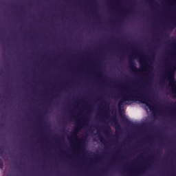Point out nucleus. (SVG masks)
Here are the masks:
<instances>
[{
  "mask_svg": "<svg viewBox=\"0 0 176 176\" xmlns=\"http://www.w3.org/2000/svg\"><path fill=\"white\" fill-rule=\"evenodd\" d=\"M72 118L74 119V116H72Z\"/></svg>",
  "mask_w": 176,
  "mask_h": 176,
  "instance_id": "nucleus-17",
  "label": "nucleus"
},
{
  "mask_svg": "<svg viewBox=\"0 0 176 176\" xmlns=\"http://www.w3.org/2000/svg\"><path fill=\"white\" fill-rule=\"evenodd\" d=\"M0 126H5V122H0Z\"/></svg>",
  "mask_w": 176,
  "mask_h": 176,
  "instance_id": "nucleus-14",
  "label": "nucleus"
},
{
  "mask_svg": "<svg viewBox=\"0 0 176 176\" xmlns=\"http://www.w3.org/2000/svg\"><path fill=\"white\" fill-rule=\"evenodd\" d=\"M140 64L141 65V68H146V65L145 63L142 62V60H140Z\"/></svg>",
  "mask_w": 176,
  "mask_h": 176,
  "instance_id": "nucleus-7",
  "label": "nucleus"
},
{
  "mask_svg": "<svg viewBox=\"0 0 176 176\" xmlns=\"http://www.w3.org/2000/svg\"><path fill=\"white\" fill-rule=\"evenodd\" d=\"M176 27V19L173 20L169 25L166 26L167 30H174Z\"/></svg>",
  "mask_w": 176,
  "mask_h": 176,
  "instance_id": "nucleus-4",
  "label": "nucleus"
},
{
  "mask_svg": "<svg viewBox=\"0 0 176 176\" xmlns=\"http://www.w3.org/2000/svg\"><path fill=\"white\" fill-rule=\"evenodd\" d=\"M80 144H81L80 148H82V144H83V141H85V140H80Z\"/></svg>",
  "mask_w": 176,
  "mask_h": 176,
  "instance_id": "nucleus-12",
  "label": "nucleus"
},
{
  "mask_svg": "<svg viewBox=\"0 0 176 176\" xmlns=\"http://www.w3.org/2000/svg\"><path fill=\"white\" fill-rule=\"evenodd\" d=\"M131 55H132V56H138V54H136V53H132Z\"/></svg>",
  "mask_w": 176,
  "mask_h": 176,
  "instance_id": "nucleus-15",
  "label": "nucleus"
},
{
  "mask_svg": "<svg viewBox=\"0 0 176 176\" xmlns=\"http://www.w3.org/2000/svg\"><path fill=\"white\" fill-rule=\"evenodd\" d=\"M170 107H176V102H170Z\"/></svg>",
  "mask_w": 176,
  "mask_h": 176,
  "instance_id": "nucleus-9",
  "label": "nucleus"
},
{
  "mask_svg": "<svg viewBox=\"0 0 176 176\" xmlns=\"http://www.w3.org/2000/svg\"><path fill=\"white\" fill-rule=\"evenodd\" d=\"M106 130H107V131H108V130L110 131L111 126H109V125H106Z\"/></svg>",
  "mask_w": 176,
  "mask_h": 176,
  "instance_id": "nucleus-10",
  "label": "nucleus"
},
{
  "mask_svg": "<svg viewBox=\"0 0 176 176\" xmlns=\"http://www.w3.org/2000/svg\"><path fill=\"white\" fill-rule=\"evenodd\" d=\"M1 168H2V165L1 166Z\"/></svg>",
  "mask_w": 176,
  "mask_h": 176,
  "instance_id": "nucleus-18",
  "label": "nucleus"
},
{
  "mask_svg": "<svg viewBox=\"0 0 176 176\" xmlns=\"http://www.w3.org/2000/svg\"><path fill=\"white\" fill-rule=\"evenodd\" d=\"M98 138H99V140H100V141L102 144H106L107 143V140H105V138H104V137H102L101 135H99Z\"/></svg>",
  "mask_w": 176,
  "mask_h": 176,
  "instance_id": "nucleus-6",
  "label": "nucleus"
},
{
  "mask_svg": "<svg viewBox=\"0 0 176 176\" xmlns=\"http://www.w3.org/2000/svg\"><path fill=\"white\" fill-rule=\"evenodd\" d=\"M113 121L114 122V127L116 129H120V125H119V122H118V119L116 118H113Z\"/></svg>",
  "mask_w": 176,
  "mask_h": 176,
  "instance_id": "nucleus-5",
  "label": "nucleus"
},
{
  "mask_svg": "<svg viewBox=\"0 0 176 176\" xmlns=\"http://www.w3.org/2000/svg\"><path fill=\"white\" fill-rule=\"evenodd\" d=\"M122 119L125 123H127V124H130V120H129L124 116H122Z\"/></svg>",
  "mask_w": 176,
  "mask_h": 176,
  "instance_id": "nucleus-8",
  "label": "nucleus"
},
{
  "mask_svg": "<svg viewBox=\"0 0 176 176\" xmlns=\"http://www.w3.org/2000/svg\"><path fill=\"white\" fill-rule=\"evenodd\" d=\"M104 108H106V109H107V108H108V107H107V106H105V107H104Z\"/></svg>",
  "mask_w": 176,
  "mask_h": 176,
  "instance_id": "nucleus-16",
  "label": "nucleus"
},
{
  "mask_svg": "<svg viewBox=\"0 0 176 176\" xmlns=\"http://www.w3.org/2000/svg\"><path fill=\"white\" fill-rule=\"evenodd\" d=\"M85 124H87V120H85L82 121V122H80L78 124L76 128L74 129V131L72 133V136L74 138H76V140H79L78 138V131H79L82 126H85Z\"/></svg>",
  "mask_w": 176,
  "mask_h": 176,
  "instance_id": "nucleus-2",
  "label": "nucleus"
},
{
  "mask_svg": "<svg viewBox=\"0 0 176 176\" xmlns=\"http://www.w3.org/2000/svg\"><path fill=\"white\" fill-rule=\"evenodd\" d=\"M126 101H142V104H146L150 109H153L154 108L151 98L146 96V94L137 88L132 89L129 94L123 96L122 99L118 102V108H121L122 105Z\"/></svg>",
  "mask_w": 176,
  "mask_h": 176,
  "instance_id": "nucleus-1",
  "label": "nucleus"
},
{
  "mask_svg": "<svg viewBox=\"0 0 176 176\" xmlns=\"http://www.w3.org/2000/svg\"><path fill=\"white\" fill-rule=\"evenodd\" d=\"M129 67L133 72H135V74H136V72H141V69L136 67V66L134 65V61L133 60V59H131V58H129Z\"/></svg>",
  "mask_w": 176,
  "mask_h": 176,
  "instance_id": "nucleus-3",
  "label": "nucleus"
},
{
  "mask_svg": "<svg viewBox=\"0 0 176 176\" xmlns=\"http://www.w3.org/2000/svg\"><path fill=\"white\" fill-rule=\"evenodd\" d=\"M2 153H3V148L0 147V155H2Z\"/></svg>",
  "mask_w": 176,
  "mask_h": 176,
  "instance_id": "nucleus-11",
  "label": "nucleus"
},
{
  "mask_svg": "<svg viewBox=\"0 0 176 176\" xmlns=\"http://www.w3.org/2000/svg\"><path fill=\"white\" fill-rule=\"evenodd\" d=\"M151 3H156V2L154 0H149Z\"/></svg>",
  "mask_w": 176,
  "mask_h": 176,
  "instance_id": "nucleus-13",
  "label": "nucleus"
}]
</instances>
